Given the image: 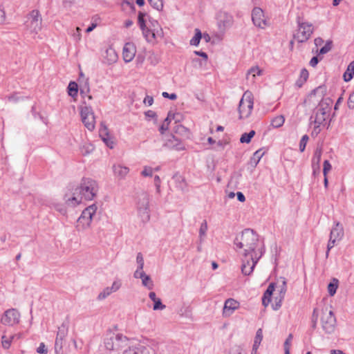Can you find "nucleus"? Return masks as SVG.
I'll return each instance as SVG.
<instances>
[{
	"label": "nucleus",
	"instance_id": "15",
	"mask_svg": "<svg viewBox=\"0 0 354 354\" xmlns=\"http://www.w3.org/2000/svg\"><path fill=\"white\" fill-rule=\"evenodd\" d=\"M163 147L176 151H183L185 149V147L182 140L175 136H171V137L165 142Z\"/></svg>",
	"mask_w": 354,
	"mask_h": 354
},
{
	"label": "nucleus",
	"instance_id": "11",
	"mask_svg": "<svg viewBox=\"0 0 354 354\" xmlns=\"http://www.w3.org/2000/svg\"><path fill=\"white\" fill-rule=\"evenodd\" d=\"M20 314L15 308L6 310L1 319V322L6 326H14L19 322Z\"/></svg>",
	"mask_w": 354,
	"mask_h": 354
},
{
	"label": "nucleus",
	"instance_id": "26",
	"mask_svg": "<svg viewBox=\"0 0 354 354\" xmlns=\"http://www.w3.org/2000/svg\"><path fill=\"white\" fill-rule=\"evenodd\" d=\"M261 74V70L258 66H253L250 68L246 74V78L248 80H251L252 82H254V78L257 75Z\"/></svg>",
	"mask_w": 354,
	"mask_h": 354
},
{
	"label": "nucleus",
	"instance_id": "64",
	"mask_svg": "<svg viewBox=\"0 0 354 354\" xmlns=\"http://www.w3.org/2000/svg\"><path fill=\"white\" fill-rule=\"evenodd\" d=\"M230 354H241V348L240 346H234L232 348Z\"/></svg>",
	"mask_w": 354,
	"mask_h": 354
},
{
	"label": "nucleus",
	"instance_id": "40",
	"mask_svg": "<svg viewBox=\"0 0 354 354\" xmlns=\"http://www.w3.org/2000/svg\"><path fill=\"white\" fill-rule=\"evenodd\" d=\"M149 3L157 10H160L163 8L162 0H147Z\"/></svg>",
	"mask_w": 354,
	"mask_h": 354
},
{
	"label": "nucleus",
	"instance_id": "27",
	"mask_svg": "<svg viewBox=\"0 0 354 354\" xmlns=\"http://www.w3.org/2000/svg\"><path fill=\"white\" fill-rule=\"evenodd\" d=\"M142 31V34L145 37L146 40L149 42H152L156 37V35L153 30L149 29L146 26L140 28Z\"/></svg>",
	"mask_w": 354,
	"mask_h": 354
},
{
	"label": "nucleus",
	"instance_id": "42",
	"mask_svg": "<svg viewBox=\"0 0 354 354\" xmlns=\"http://www.w3.org/2000/svg\"><path fill=\"white\" fill-rule=\"evenodd\" d=\"M112 292H113V291H112V290H111V288L106 287V288H104L102 292H101L98 295L97 299L99 300H102V299H105L106 297H107L109 295H110Z\"/></svg>",
	"mask_w": 354,
	"mask_h": 354
},
{
	"label": "nucleus",
	"instance_id": "28",
	"mask_svg": "<svg viewBox=\"0 0 354 354\" xmlns=\"http://www.w3.org/2000/svg\"><path fill=\"white\" fill-rule=\"evenodd\" d=\"M308 71L306 68H303L300 72V75L296 81L295 85L298 88H301L308 78Z\"/></svg>",
	"mask_w": 354,
	"mask_h": 354
},
{
	"label": "nucleus",
	"instance_id": "13",
	"mask_svg": "<svg viewBox=\"0 0 354 354\" xmlns=\"http://www.w3.org/2000/svg\"><path fill=\"white\" fill-rule=\"evenodd\" d=\"M233 22L232 17L226 12H219L217 15V24L221 31H224L231 26Z\"/></svg>",
	"mask_w": 354,
	"mask_h": 354
},
{
	"label": "nucleus",
	"instance_id": "12",
	"mask_svg": "<svg viewBox=\"0 0 354 354\" xmlns=\"http://www.w3.org/2000/svg\"><path fill=\"white\" fill-rule=\"evenodd\" d=\"M252 20L255 26L265 28L267 26V21L265 19L263 11L259 7L253 8L251 14Z\"/></svg>",
	"mask_w": 354,
	"mask_h": 354
},
{
	"label": "nucleus",
	"instance_id": "10",
	"mask_svg": "<svg viewBox=\"0 0 354 354\" xmlns=\"http://www.w3.org/2000/svg\"><path fill=\"white\" fill-rule=\"evenodd\" d=\"M80 115L84 126L88 130L93 131L95 129V120L92 108L90 106L82 107Z\"/></svg>",
	"mask_w": 354,
	"mask_h": 354
},
{
	"label": "nucleus",
	"instance_id": "24",
	"mask_svg": "<svg viewBox=\"0 0 354 354\" xmlns=\"http://www.w3.org/2000/svg\"><path fill=\"white\" fill-rule=\"evenodd\" d=\"M115 346L117 350L122 348L127 344L129 339L121 333H115Z\"/></svg>",
	"mask_w": 354,
	"mask_h": 354
},
{
	"label": "nucleus",
	"instance_id": "29",
	"mask_svg": "<svg viewBox=\"0 0 354 354\" xmlns=\"http://www.w3.org/2000/svg\"><path fill=\"white\" fill-rule=\"evenodd\" d=\"M264 155V151H262L261 149H259L256 151L254 153L252 157H251L248 164H250L252 167H255L262 156Z\"/></svg>",
	"mask_w": 354,
	"mask_h": 354
},
{
	"label": "nucleus",
	"instance_id": "19",
	"mask_svg": "<svg viewBox=\"0 0 354 354\" xmlns=\"http://www.w3.org/2000/svg\"><path fill=\"white\" fill-rule=\"evenodd\" d=\"M275 287L274 283H271L266 290L264 292L263 297H262V304L267 307L271 301V297L272 295L273 292L274 291Z\"/></svg>",
	"mask_w": 354,
	"mask_h": 354
},
{
	"label": "nucleus",
	"instance_id": "7",
	"mask_svg": "<svg viewBox=\"0 0 354 354\" xmlns=\"http://www.w3.org/2000/svg\"><path fill=\"white\" fill-rule=\"evenodd\" d=\"M138 210L142 221L147 222L150 219L149 215V195L147 192H142L138 196Z\"/></svg>",
	"mask_w": 354,
	"mask_h": 354
},
{
	"label": "nucleus",
	"instance_id": "37",
	"mask_svg": "<svg viewBox=\"0 0 354 354\" xmlns=\"http://www.w3.org/2000/svg\"><path fill=\"white\" fill-rule=\"evenodd\" d=\"M333 44L332 40H327L325 45L319 49V55H324L331 50Z\"/></svg>",
	"mask_w": 354,
	"mask_h": 354
},
{
	"label": "nucleus",
	"instance_id": "31",
	"mask_svg": "<svg viewBox=\"0 0 354 354\" xmlns=\"http://www.w3.org/2000/svg\"><path fill=\"white\" fill-rule=\"evenodd\" d=\"M173 131L176 134H178L187 138L189 137V129L180 124H176V126L174 127Z\"/></svg>",
	"mask_w": 354,
	"mask_h": 354
},
{
	"label": "nucleus",
	"instance_id": "25",
	"mask_svg": "<svg viewBox=\"0 0 354 354\" xmlns=\"http://www.w3.org/2000/svg\"><path fill=\"white\" fill-rule=\"evenodd\" d=\"M139 277L142 279V283L144 286L147 287L149 290H151L153 287V281L151 277L146 274L144 271L140 273Z\"/></svg>",
	"mask_w": 354,
	"mask_h": 354
},
{
	"label": "nucleus",
	"instance_id": "5",
	"mask_svg": "<svg viewBox=\"0 0 354 354\" xmlns=\"http://www.w3.org/2000/svg\"><path fill=\"white\" fill-rule=\"evenodd\" d=\"M96 210L97 206L95 205H91L82 211L77 221L75 226L77 231L84 230L90 226L93 216L96 212Z\"/></svg>",
	"mask_w": 354,
	"mask_h": 354
},
{
	"label": "nucleus",
	"instance_id": "23",
	"mask_svg": "<svg viewBox=\"0 0 354 354\" xmlns=\"http://www.w3.org/2000/svg\"><path fill=\"white\" fill-rule=\"evenodd\" d=\"M113 169L114 174L120 178H124L129 171L128 167L122 166L120 165H113Z\"/></svg>",
	"mask_w": 354,
	"mask_h": 354
},
{
	"label": "nucleus",
	"instance_id": "21",
	"mask_svg": "<svg viewBox=\"0 0 354 354\" xmlns=\"http://www.w3.org/2000/svg\"><path fill=\"white\" fill-rule=\"evenodd\" d=\"M322 154V147H317L315 150L313 157L312 158V167H315V169H319Z\"/></svg>",
	"mask_w": 354,
	"mask_h": 354
},
{
	"label": "nucleus",
	"instance_id": "39",
	"mask_svg": "<svg viewBox=\"0 0 354 354\" xmlns=\"http://www.w3.org/2000/svg\"><path fill=\"white\" fill-rule=\"evenodd\" d=\"M99 135L102 140H104V138L111 137L109 135L108 128L103 123L101 124V127L99 131Z\"/></svg>",
	"mask_w": 354,
	"mask_h": 354
},
{
	"label": "nucleus",
	"instance_id": "2",
	"mask_svg": "<svg viewBox=\"0 0 354 354\" xmlns=\"http://www.w3.org/2000/svg\"><path fill=\"white\" fill-rule=\"evenodd\" d=\"M71 189L72 196L66 194L64 199L68 205L75 207L81 203L83 199L93 200L98 191V185L92 178H83L79 186L75 189L72 187Z\"/></svg>",
	"mask_w": 354,
	"mask_h": 354
},
{
	"label": "nucleus",
	"instance_id": "41",
	"mask_svg": "<svg viewBox=\"0 0 354 354\" xmlns=\"http://www.w3.org/2000/svg\"><path fill=\"white\" fill-rule=\"evenodd\" d=\"M7 98L9 102L16 103L19 100H24V99L28 98V97L19 96L17 93H14L13 94L8 96Z\"/></svg>",
	"mask_w": 354,
	"mask_h": 354
},
{
	"label": "nucleus",
	"instance_id": "32",
	"mask_svg": "<svg viewBox=\"0 0 354 354\" xmlns=\"http://www.w3.org/2000/svg\"><path fill=\"white\" fill-rule=\"evenodd\" d=\"M106 56L107 57V63L111 64L116 62L118 59V55L115 52L114 49L109 48L106 50Z\"/></svg>",
	"mask_w": 354,
	"mask_h": 354
},
{
	"label": "nucleus",
	"instance_id": "1",
	"mask_svg": "<svg viewBox=\"0 0 354 354\" xmlns=\"http://www.w3.org/2000/svg\"><path fill=\"white\" fill-rule=\"evenodd\" d=\"M326 88L325 86H319L313 90L310 94V97L318 95L321 98L318 105L313 110V113L310 116V120L311 123L315 124L314 131L319 133L320 131L319 127L325 125L327 120L330 117L331 108L333 105V100L330 97H324L326 94Z\"/></svg>",
	"mask_w": 354,
	"mask_h": 354
},
{
	"label": "nucleus",
	"instance_id": "60",
	"mask_svg": "<svg viewBox=\"0 0 354 354\" xmlns=\"http://www.w3.org/2000/svg\"><path fill=\"white\" fill-rule=\"evenodd\" d=\"M103 141H104V142L106 144V145L107 147H109L111 149L113 148L114 142H113V140L111 139V137L110 138H104Z\"/></svg>",
	"mask_w": 354,
	"mask_h": 354
},
{
	"label": "nucleus",
	"instance_id": "30",
	"mask_svg": "<svg viewBox=\"0 0 354 354\" xmlns=\"http://www.w3.org/2000/svg\"><path fill=\"white\" fill-rule=\"evenodd\" d=\"M354 75V61H352L348 66L346 71L343 75L344 80L349 82Z\"/></svg>",
	"mask_w": 354,
	"mask_h": 354
},
{
	"label": "nucleus",
	"instance_id": "43",
	"mask_svg": "<svg viewBox=\"0 0 354 354\" xmlns=\"http://www.w3.org/2000/svg\"><path fill=\"white\" fill-rule=\"evenodd\" d=\"M15 335H12L11 336L10 338H6V337L5 335H3L2 336V346L6 348V349H8L10 348V344H11V342H12V339H13L15 338Z\"/></svg>",
	"mask_w": 354,
	"mask_h": 354
},
{
	"label": "nucleus",
	"instance_id": "48",
	"mask_svg": "<svg viewBox=\"0 0 354 354\" xmlns=\"http://www.w3.org/2000/svg\"><path fill=\"white\" fill-rule=\"evenodd\" d=\"M177 116H180V113H172L171 112H169L167 117L165 119L163 122H165L167 125H169L172 119H175Z\"/></svg>",
	"mask_w": 354,
	"mask_h": 354
},
{
	"label": "nucleus",
	"instance_id": "8",
	"mask_svg": "<svg viewBox=\"0 0 354 354\" xmlns=\"http://www.w3.org/2000/svg\"><path fill=\"white\" fill-rule=\"evenodd\" d=\"M41 21L39 10H33L28 15L25 26L31 33H37L41 28Z\"/></svg>",
	"mask_w": 354,
	"mask_h": 354
},
{
	"label": "nucleus",
	"instance_id": "59",
	"mask_svg": "<svg viewBox=\"0 0 354 354\" xmlns=\"http://www.w3.org/2000/svg\"><path fill=\"white\" fill-rule=\"evenodd\" d=\"M93 149L92 145L84 146L82 148V153L83 155L85 156V155L89 153Z\"/></svg>",
	"mask_w": 354,
	"mask_h": 354
},
{
	"label": "nucleus",
	"instance_id": "54",
	"mask_svg": "<svg viewBox=\"0 0 354 354\" xmlns=\"http://www.w3.org/2000/svg\"><path fill=\"white\" fill-rule=\"evenodd\" d=\"M153 169L151 167H145L142 171L143 176H152Z\"/></svg>",
	"mask_w": 354,
	"mask_h": 354
},
{
	"label": "nucleus",
	"instance_id": "34",
	"mask_svg": "<svg viewBox=\"0 0 354 354\" xmlns=\"http://www.w3.org/2000/svg\"><path fill=\"white\" fill-rule=\"evenodd\" d=\"M202 37H203V35H202L201 31L198 28H196L195 29V35L191 39V40L189 41L190 45L195 46H198Z\"/></svg>",
	"mask_w": 354,
	"mask_h": 354
},
{
	"label": "nucleus",
	"instance_id": "58",
	"mask_svg": "<svg viewBox=\"0 0 354 354\" xmlns=\"http://www.w3.org/2000/svg\"><path fill=\"white\" fill-rule=\"evenodd\" d=\"M37 352L41 354H45L48 352L44 343L39 344V346L37 348Z\"/></svg>",
	"mask_w": 354,
	"mask_h": 354
},
{
	"label": "nucleus",
	"instance_id": "46",
	"mask_svg": "<svg viewBox=\"0 0 354 354\" xmlns=\"http://www.w3.org/2000/svg\"><path fill=\"white\" fill-rule=\"evenodd\" d=\"M309 140V137L308 135H304L302 136L300 142H299V150L301 152L304 151L308 140Z\"/></svg>",
	"mask_w": 354,
	"mask_h": 354
},
{
	"label": "nucleus",
	"instance_id": "44",
	"mask_svg": "<svg viewBox=\"0 0 354 354\" xmlns=\"http://www.w3.org/2000/svg\"><path fill=\"white\" fill-rule=\"evenodd\" d=\"M319 314L317 308H314L312 317H311V322H312V328L313 329L316 328L317 327V323L318 319Z\"/></svg>",
	"mask_w": 354,
	"mask_h": 354
},
{
	"label": "nucleus",
	"instance_id": "50",
	"mask_svg": "<svg viewBox=\"0 0 354 354\" xmlns=\"http://www.w3.org/2000/svg\"><path fill=\"white\" fill-rule=\"evenodd\" d=\"M145 16V13L139 12L138 16V21L140 28L145 27L146 26L145 21L144 19Z\"/></svg>",
	"mask_w": 354,
	"mask_h": 354
},
{
	"label": "nucleus",
	"instance_id": "14",
	"mask_svg": "<svg viewBox=\"0 0 354 354\" xmlns=\"http://www.w3.org/2000/svg\"><path fill=\"white\" fill-rule=\"evenodd\" d=\"M68 325L66 323L62 324L58 328V331L56 336L55 347L57 350L62 349L63 347V343L65 341V338L68 334Z\"/></svg>",
	"mask_w": 354,
	"mask_h": 354
},
{
	"label": "nucleus",
	"instance_id": "35",
	"mask_svg": "<svg viewBox=\"0 0 354 354\" xmlns=\"http://www.w3.org/2000/svg\"><path fill=\"white\" fill-rule=\"evenodd\" d=\"M78 85L75 82H71L68 86V93L70 96L74 97L77 95Z\"/></svg>",
	"mask_w": 354,
	"mask_h": 354
},
{
	"label": "nucleus",
	"instance_id": "33",
	"mask_svg": "<svg viewBox=\"0 0 354 354\" xmlns=\"http://www.w3.org/2000/svg\"><path fill=\"white\" fill-rule=\"evenodd\" d=\"M263 339V331L261 328H259L256 333L254 337V344L252 346L253 350H258L259 345Z\"/></svg>",
	"mask_w": 354,
	"mask_h": 354
},
{
	"label": "nucleus",
	"instance_id": "53",
	"mask_svg": "<svg viewBox=\"0 0 354 354\" xmlns=\"http://www.w3.org/2000/svg\"><path fill=\"white\" fill-rule=\"evenodd\" d=\"M256 132L254 130H251L249 133H245V143L250 142L252 138L254 136Z\"/></svg>",
	"mask_w": 354,
	"mask_h": 354
},
{
	"label": "nucleus",
	"instance_id": "51",
	"mask_svg": "<svg viewBox=\"0 0 354 354\" xmlns=\"http://www.w3.org/2000/svg\"><path fill=\"white\" fill-rule=\"evenodd\" d=\"M283 299V296H279V298H275V303L272 305L273 310H277L281 306V301Z\"/></svg>",
	"mask_w": 354,
	"mask_h": 354
},
{
	"label": "nucleus",
	"instance_id": "6",
	"mask_svg": "<svg viewBox=\"0 0 354 354\" xmlns=\"http://www.w3.org/2000/svg\"><path fill=\"white\" fill-rule=\"evenodd\" d=\"M322 327L327 334L333 333L337 325V320L333 310H328L327 308L322 310L321 317Z\"/></svg>",
	"mask_w": 354,
	"mask_h": 354
},
{
	"label": "nucleus",
	"instance_id": "4",
	"mask_svg": "<svg viewBox=\"0 0 354 354\" xmlns=\"http://www.w3.org/2000/svg\"><path fill=\"white\" fill-rule=\"evenodd\" d=\"M297 29L294 34V39L299 43H304L308 41L314 32V27L311 23L304 21L303 17L298 16L297 17Z\"/></svg>",
	"mask_w": 354,
	"mask_h": 354
},
{
	"label": "nucleus",
	"instance_id": "57",
	"mask_svg": "<svg viewBox=\"0 0 354 354\" xmlns=\"http://www.w3.org/2000/svg\"><path fill=\"white\" fill-rule=\"evenodd\" d=\"M162 95L165 98H169L171 100H175L177 98V95L176 93H168L167 92H163Z\"/></svg>",
	"mask_w": 354,
	"mask_h": 354
},
{
	"label": "nucleus",
	"instance_id": "61",
	"mask_svg": "<svg viewBox=\"0 0 354 354\" xmlns=\"http://www.w3.org/2000/svg\"><path fill=\"white\" fill-rule=\"evenodd\" d=\"M292 338H293L292 335L289 334V335L288 336L287 339H286V341L283 344L284 348H290Z\"/></svg>",
	"mask_w": 354,
	"mask_h": 354
},
{
	"label": "nucleus",
	"instance_id": "47",
	"mask_svg": "<svg viewBox=\"0 0 354 354\" xmlns=\"http://www.w3.org/2000/svg\"><path fill=\"white\" fill-rule=\"evenodd\" d=\"M207 230V223L206 221H204L200 227L199 229V236L201 239V241L202 240V237L205 235L206 232Z\"/></svg>",
	"mask_w": 354,
	"mask_h": 354
},
{
	"label": "nucleus",
	"instance_id": "45",
	"mask_svg": "<svg viewBox=\"0 0 354 354\" xmlns=\"http://www.w3.org/2000/svg\"><path fill=\"white\" fill-rule=\"evenodd\" d=\"M166 308V306L162 304V301H161V299L160 298H157L154 301H153V309L154 310H163Z\"/></svg>",
	"mask_w": 354,
	"mask_h": 354
},
{
	"label": "nucleus",
	"instance_id": "55",
	"mask_svg": "<svg viewBox=\"0 0 354 354\" xmlns=\"http://www.w3.org/2000/svg\"><path fill=\"white\" fill-rule=\"evenodd\" d=\"M154 185L156 188V192L160 193V178L158 175L154 176Z\"/></svg>",
	"mask_w": 354,
	"mask_h": 354
},
{
	"label": "nucleus",
	"instance_id": "52",
	"mask_svg": "<svg viewBox=\"0 0 354 354\" xmlns=\"http://www.w3.org/2000/svg\"><path fill=\"white\" fill-rule=\"evenodd\" d=\"M323 174L324 176H327L328 172L331 169L332 167L328 160H326L324 162Z\"/></svg>",
	"mask_w": 354,
	"mask_h": 354
},
{
	"label": "nucleus",
	"instance_id": "62",
	"mask_svg": "<svg viewBox=\"0 0 354 354\" xmlns=\"http://www.w3.org/2000/svg\"><path fill=\"white\" fill-rule=\"evenodd\" d=\"M194 53L198 56H200L202 58H203V59L207 62V59H208V56H207V54L205 52H203V51H198V50H195L194 52Z\"/></svg>",
	"mask_w": 354,
	"mask_h": 354
},
{
	"label": "nucleus",
	"instance_id": "3",
	"mask_svg": "<svg viewBox=\"0 0 354 354\" xmlns=\"http://www.w3.org/2000/svg\"><path fill=\"white\" fill-rule=\"evenodd\" d=\"M245 242L248 247L245 249V258L250 257V261L247 259V264L250 266V270H245L246 264L245 263V275H250L254 270L256 264L262 257L264 251L263 245H259V236L252 229L245 228Z\"/></svg>",
	"mask_w": 354,
	"mask_h": 354
},
{
	"label": "nucleus",
	"instance_id": "63",
	"mask_svg": "<svg viewBox=\"0 0 354 354\" xmlns=\"http://www.w3.org/2000/svg\"><path fill=\"white\" fill-rule=\"evenodd\" d=\"M121 286V283L120 281H114L112 286L110 287L111 290H112L113 292H116Z\"/></svg>",
	"mask_w": 354,
	"mask_h": 354
},
{
	"label": "nucleus",
	"instance_id": "36",
	"mask_svg": "<svg viewBox=\"0 0 354 354\" xmlns=\"http://www.w3.org/2000/svg\"><path fill=\"white\" fill-rule=\"evenodd\" d=\"M285 122V118L282 115L274 118L271 121V125L274 128L281 127Z\"/></svg>",
	"mask_w": 354,
	"mask_h": 354
},
{
	"label": "nucleus",
	"instance_id": "38",
	"mask_svg": "<svg viewBox=\"0 0 354 354\" xmlns=\"http://www.w3.org/2000/svg\"><path fill=\"white\" fill-rule=\"evenodd\" d=\"M338 287V280L333 279V282L329 283L328 285V291L330 296H333L337 291Z\"/></svg>",
	"mask_w": 354,
	"mask_h": 354
},
{
	"label": "nucleus",
	"instance_id": "17",
	"mask_svg": "<svg viewBox=\"0 0 354 354\" xmlns=\"http://www.w3.org/2000/svg\"><path fill=\"white\" fill-rule=\"evenodd\" d=\"M239 304L234 299H228L225 301L223 309V315L225 317L230 316L238 308Z\"/></svg>",
	"mask_w": 354,
	"mask_h": 354
},
{
	"label": "nucleus",
	"instance_id": "18",
	"mask_svg": "<svg viewBox=\"0 0 354 354\" xmlns=\"http://www.w3.org/2000/svg\"><path fill=\"white\" fill-rule=\"evenodd\" d=\"M115 333L111 330H108L106 333L104 344L106 348L109 351L117 350L115 344Z\"/></svg>",
	"mask_w": 354,
	"mask_h": 354
},
{
	"label": "nucleus",
	"instance_id": "49",
	"mask_svg": "<svg viewBox=\"0 0 354 354\" xmlns=\"http://www.w3.org/2000/svg\"><path fill=\"white\" fill-rule=\"evenodd\" d=\"M136 261L138 264L139 269H143L144 267V259L141 252H138L136 257Z\"/></svg>",
	"mask_w": 354,
	"mask_h": 354
},
{
	"label": "nucleus",
	"instance_id": "9",
	"mask_svg": "<svg viewBox=\"0 0 354 354\" xmlns=\"http://www.w3.org/2000/svg\"><path fill=\"white\" fill-rule=\"evenodd\" d=\"M344 236V228L339 222H335L330 233L329 240L327 244L326 257H328L330 250L335 246L337 241H339Z\"/></svg>",
	"mask_w": 354,
	"mask_h": 354
},
{
	"label": "nucleus",
	"instance_id": "16",
	"mask_svg": "<svg viewBox=\"0 0 354 354\" xmlns=\"http://www.w3.org/2000/svg\"><path fill=\"white\" fill-rule=\"evenodd\" d=\"M136 53V50L133 44H125L122 52L124 61L125 62H130L134 58Z\"/></svg>",
	"mask_w": 354,
	"mask_h": 354
},
{
	"label": "nucleus",
	"instance_id": "22",
	"mask_svg": "<svg viewBox=\"0 0 354 354\" xmlns=\"http://www.w3.org/2000/svg\"><path fill=\"white\" fill-rule=\"evenodd\" d=\"M254 95L250 91H245V101L248 103V113L246 115V117H248L250 115L253 109L254 106Z\"/></svg>",
	"mask_w": 354,
	"mask_h": 354
},
{
	"label": "nucleus",
	"instance_id": "20",
	"mask_svg": "<svg viewBox=\"0 0 354 354\" xmlns=\"http://www.w3.org/2000/svg\"><path fill=\"white\" fill-rule=\"evenodd\" d=\"M123 354H150V349L145 346L140 345L125 350Z\"/></svg>",
	"mask_w": 354,
	"mask_h": 354
},
{
	"label": "nucleus",
	"instance_id": "56",
	"mask_svg": "<svg viewBox=\"0 0 354 354\" xmlns=\"http://www.w3.org/2000/svg\"><path fill=\"white\" fill-rule=\"evenodd\" d=\"M347 104L349 109H354V91L350 95Z\"/></svg>",
	"mask_w": 354,
	"mask_h": 354
}]
</instances>
